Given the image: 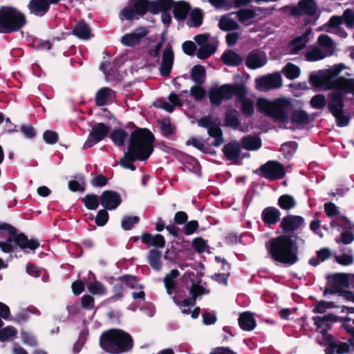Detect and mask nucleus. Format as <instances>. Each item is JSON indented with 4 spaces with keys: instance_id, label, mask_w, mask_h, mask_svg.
<instances>
[{
    "instance_id": "bb28decb",
    "label": "nucleus",
    "mask_w": 354,
    "mask_h": 354,
    "mask_svg": "<svg viewBox=\"0 0 354 354\" xmlns=\"http://www.w3.org/2000/svg\"><path fill=\"white\" fill-rule=\"evenodd\" d=\"M72 32L75 37L83 40H88L92 36L91 30L84 20L77 21Z\"/></svg>"
},
{
    "instance_id": "ddd939ff",
    "label": "nucleus",
    "mask_w": 354,
    "mask_h": 354,
    "mask_svg": "<svg viewBox=\"0 0 354 354\" xmlns=\"http://www.w3.org/2000/svg\"><path fill=\"white\" fill-rule=\"evenodd\" d=\"M241 143L236 140H232L225 144L222 151L227 160L231 161L234 165H239L245 158L244 155H241Z\"/></svg>"
},
{
    "instance_id": "774afa93",
    "label": "nucleus",
    "mask_w": 354,
    "mask_h": 354,
    "mask_svg": "<svg viewBox=\"0 0 354 354\" xmlns=\"http://www.w3.org/2000/svg\"><path fill=\"white\" fill-rule=\"evenodd\" d=\"M208 2L217 10L225 8L228 10L233 8L232 2L230 0H208Z\"/></svg>"
},
{
    "instance_id": "8fccbe9b",
    "label": "nucleus",
    "mask_w": 354,
    "mask_h": 354,
    "mask_svg": "<svg viewBox=\"0 0 354 354\" xmlns=\"http://www.w3.org/2000/svg\"><path fill=\"white\" fill-rule=\"evenodd\" d=\"M218 27L223 31H230L239 29V25L232 19L223 16L219 21Z\"/></svg>"
},
{
    "instance_id": "6e6d98bb",
    "label": "nucleus",
    "mask_w": 354,
    "mask_h": 354,
    "mask_svg": "<svg viewBox=\"0 0 354 354\" xmlns=\"http://www.w3.org/2000/svg\"><path fill=\"white\" fill-rule=\"evenodd\" d=\"M335 240L338 244H351L354 241V233L351 230H343L339 237H336Z\"/></svg>"
},
{
    "instance_id": "c9c22d12",
    "label": "nucleus",
    "mask_w": 354,
    "mask_h": 354,
    "mask_svg": "<svg viewBox=\"0 0 354 354\" xmlns=\"http://www.w3.org/2000/svg\"><path fill=\"white\" fill-rule=\"evenodd\" d=\"M180 275V272L176 269H173L170 271L169 273H167L163 279V282L165 284V287L167 290V292L168 295H171L176 288V285L175 282V279Z\"/></svg>"
},
{
    "instance_id": "20e7f679",
    "label": "nucleus",
    "mask_w": 354,
    "mask_h": 354,
    "mask_svg": "<svg viewBox=\"0 0 354 354\" xmlns=\"http://www.w3.org/2000/svg\"><path fill=\"white\" fill-rule=\"evenodd\" d=\"M0 230L7 231L10 235L6 241H0V248L5 253L14 251L15 247L12 243H15L17 247L23 250L26 249L35 250L39 247V242L37 239H28L25 234L17 233V229L7 223H0Z\"/></svg>"
},
{
    "instance_id": "a18cd8bd",
    "label": "nucleus",
    "mask_w": 354,
    "mask_h": 354,
    "mask_svg": "<svg viewBox=\"0 0 354 354\" xmlns=\"http://www.w3.org/2000/svg\"><path fill=\"white\" fill-rule=\"evenodd\" d=\"M328 55L321 48L315 46L306 53L305 58L308 62H316L324 59Z\"/></svg>"
},
{
    "instance_id": "72a5a7b5",
    "label": "nucleus",
    "mask_w": 354,
    "mask_h": 354,
    "mask_svg": "<svg viewBox=\"0 0 354 354\" xmlns=\"http://www.w3.org/2000/svg\"><path fill=\"white\" fill-rule=\"evenodd\" d=\"M292 124L297 125H306L310 122V115L304 110H294L290 115Z\"/></svg>"
},
{
    "instance_id": "58836bf2",
    "label": "nucleus",
    "mask_w": 354,
    "mask_h": 354,
    "mask_svg": "<svg viewBox=\"0 0 354 354\" xmlns=\"http://www.w3.org/2000/svg\"><path fill=\"white\" fill-rule=\"evenodd\" d=\"M113 90L109 87H102L95 94V104L98 106H103L107 104Z\"/></svg>"
},
{
    "instance_id": "f8f14e48",
    "label": "nucleus",
    "mask_w": 354,
    "mask_h": 354,
    "mask_svg": "<svg viewBox=\"0 0 354 354\" xmlns=\"http://www.w3.org/2000/svg\"><path fill=\"white\" fill-rule=\"evenodd\" d=\"M109 131V127L104 123H97L92 127L86 140L84 143L83 148L84 149H89L96 143L103 140L107 136Z\"/></svg>"
},
{
    "instance_id": "de8ad7c7",
    "label": "nucleus",
    "mask_w": 354,
    "mask_h": 354,
    "mask_svg": "<svg viewBox=\"0 0 354 354\" xmlns=\"http://www.w3.org/2000/svg\"><path fill=\"white\" fill-rule=\"evenodd\" d=\"M82 203L86 209L89 210H95L99 207L100 199L96 194H86L82 200Z\"/></svg>"
},
{
    "instance_id": "aec40b11",
    "label": "nucleus",
    "mask_w": 354,
    "mask_h": 354,
    "mask_svg": "<svg viewBox=\"0 0 354 354\" xmlns=\"http://www.w3.org/2000/svg\"><path fill=\"white\" fill-rule=\"evenodd\" d=\"M261 219L265 226L272 227L281 221V212L274 206L267 207L261 212Z\"/></svg>"
},
{
    "instance_id": "39448f33",
    "label": "nucleus",
    "mask_w": 354,
    "mask_h": 354,
    "mask_svg": "<svg viewBox=\"0 0 354 354\" xmlns=\"http://www.w3.org/2000/svg\"><path fill=\"white\" fill-rule=\"evenodd\" d=\"M27 24L26 15L15 7L8 6L0 7V33L17 32Z\"/></svg>"
},
{
    "instance_id": "cd10ccee",
    "label": "nucleus",
    "mask_w": 354,
    "mask_h": 354,
    "mask_svg": "<svg viewBox=\"0 0 354 354\" xmlns=\"http://www.w3.org/2000/svg\"><path fill=\"white\" fill-rule=\"evenodd\" d=\"M240 328L245 331H251L257 326V322L252 314L250 312L241 313L238 319Z\"/></svg>"
},
{
    "instance_id": "2f4dec72",
    "label": "nucleus",
    "mask_w": 354,
    "mask_h": 354,
    "mask_svg": "<svg viewBox=\"0 0 354 354\" xmlns=\"http://www.w3.org/2000/svg\"><path fill=\"white\" fill-rule=\"evenodd\" d=\"M350 278L346 273L333 274V294L340 292L341 287L344 288H349Z\"/></svg>"
},
{
    "instance_id": "c85d7f7f",
    "label": "nucleus",
    "mask_w": 354,
    "mask_h": 354,
    "mask_svg": "<svg viewBox=\"0 0 354 354\" xmlns=\"http://www.w3.org/2000/svg\"><path fill=\"white\" fill-rule=\"evenodd\" d=\"M190 6L189 3L180 1L174 3L173 7L174 17L178 21H184L190 10Z\"/></svg>"
},
{
    "instance_id": "f3484780",
    "label": "nucleus",
    "mask_w": 354,
    "mask_h": 354,
    "mask_svg": "<svg viewBox=\"0 0 354 354\" xmlns=\"http://www.w3.org/2000/svg\"><path fill=\"white\" fill-rule=\"evenodd\" d=\"M317 12V4L314 0H301L290 11L293 16H314Z\"/></svg>"
},
{
    "instance_id": "e2e57ef3",
    "label": "nucleus",
    "mask_w": 354,
    "mask_h": 354,
    "mask_svg": "<svg viewBox=\"0 0 354 354\" xmlns=\"http://www.w3.org/2000/svg\"><path fill=\"white\" fill-rule=\"evenodd\" d=\"M192 281V286H190L189 289V294H194V295H197V297L203 295H206L209 292V291L200 285V282L195 283L194 279H191Z\"/></svg>"
},
{
    "instance_id": "4c0bfd02",
    "label": "nucleus",
    "mask_w": 354,
    "mask_h": 354,
    "mask_svg": "<svg viewBox=\"0 0 354 354\" xmlns=\"http://www.w3.org/2000/svg\"><path fill=\"white\" fill-rule=\"evenodd\" d=\"M239 113L236 109L227 110L225 113V125L233 129H237L240 126L238 118Z\"/></svg>"
},
{
    "instance_id": "0eeeda50",
    "label": "nucleus",
    "mask_w": 354,
    "mask_h": 354,
    "mask_svg": "<svg viewBox=\"0 0 354 354\" xmlns=\"http://www.w3.org/2000/svg\"><path fill=\"white\" fill-rule=\"evenodd\" d=\"M312 319L316 326V331L321 335L317 337V342L326 346L325 354H332V335L328 333L332 328V313L324 316H314Z\"/></svg>"
},
{
    "instance_id": "4d7b16f0",
    "label": "nucleus",
    "mask_w": 354,
    "mask_h": 354,
    "mask_svg": "<svg viewBox=\"0 0 354 354\" xmlns=\"http://www.w3.org/2000/svg\"><path fill=\"white\" fill-rule=\"evenodd\" d=\"M133 9L136 14L143 16L149 10V0H133Z\"/></svg>"
},
{
    "instance_id": "0e129e2a",
    "label": "nucleus",
    "mask_w": 354,
    "mask_h": 354,
    "mask_svg": "<svg viewBox=\"0 0 354 354\" xmlns=\"http://www.w3.org/2000/svg\"><path fill=\"white\" fill-rule=\"evenodd\" d=\"M109 219V215L106 209H100L95 218V224L99 227L104 226Z\"/></svg>"
},
{
    "instance_id": "f03ea898",
    "label": "nucleus",
    "mask_w": 354,
    "mask_h": 354,
    "mask_svg": "<svg viewBox=\"0 0 354 354\" xmlns=\"http://www.w3.org/2000/svg\"><path fill=\"white\" fill-rule=\"evenodd\" d=\"M290 234H281L266 242L265 246L270 257L274 261L288 266L298 260V245Z\"/></svg>"
},
{
    "instance_id": "412c9836",
    "label": "nucleus",
    "mask_w": 354,
    "mask_h": 354,
    "mask_svg": "<svg viewBox=\"0 0 354 354\" xmlns=\"http://www.w3.org/2000/svg\"><path fill=\"white\" fill-rule=\"evenodd\" d=\"M51 0H30L27 7L30 14L41 17L50 10Z\"/></svg>"
},
{
    "instance_id": "a19ab883",
    "label": "nucleus",
    "mask_w": 354,
    "mask_h": 354,
    "mask_svg": "<svg viewBox=\"0 0 354 354\" xmlns=\"http://www.w3.org/2000/svg\"><path fill=\"white\" fill-rule=\"evenodd\" d=\"M128 135V133L125 130L117 128L113 130L109 138L115 146L122 147L125 143Z\"/></svg>"
},
{
    "instance_id": "9d476101",
    "label": "nucleus",
    "mask_w": 354,
    "mask_h": 354,
    "mask_svg": "<svg viewBox=\"0 0 354 354\" xmlns=\"http://www.w3.org/2000/svg\"><path fill=\"white\" fill-rule=\"evenodd\" d=\"M335 93V102H344V97L351 93L354 95V79L346 78L344 76L333 80V94Z\"/></svg>"
},
{
    "instance_id": "69168bd1",
    "label": "nucleus",
    "mask_w": 354,
    "mask_h": 354,
    "mask_svg": "<svg viewBox=\"0 0 354 354\" xmlns=\"http://www.w3.org/2000/svg\"><path fill=\"white\" fill-rule=\"evenodd\" d=\"M332 308V301H326L324 300H320L317 301L315 306L313 309V313L323 314L326 312L328 309Z\"/></svg>"
},
{
    "instance_id": "6e6552de",
    "label": "nucleus",
    "mask_w": 354,
    "mask_h": 354,
    "mask_svg": "<svg viewBox=\"0 0 354 354\" xmlns=\"http://www.w3.org/2000/svg\"><path fill=\"white\" fill-rule=\"evenodd\" d=\"M254 172L269 180H280L286 176L284 166L277 160H268Z\"/></svg>"
},
{
    "instance_id": "a878e982",
    "label": "nucleus",
    "mask_w": 354,
    "mask_h": 354,
    "mask_svg": "<svg viewBox=\"0 0 354 354\" xmlns=\"http://www.w3.org/2000/svg\"><path fill=\"white\" fill-rule=\"evenodd\" d=\"M243 88V97L239 98L236 97V101L241 103V112L245 116H251L254 113V102L251 99L247 98L248 91L245 85L243 83L241 85Z\"/></svg>"
},
{
    "instance_id": "09e8293b",
    "label": "nucleus",
    "mask_w": 354,
    "mask_h": 354,
    "mask_svg": "<svg viewBox=\"0 0 354 354\" xmlns=\"http://www.w3.org/2000/svg\"><path fill=\"white\" fill-rule=\"evenodd\" d=\"M216 46L207 43L199 48L197 51V57L200 59H206L212 55H214L216 51Z\"/></svg>"
},
{
    "instance_id": "c756f323",
    "label": "nucleus",
    "mask_w": 354,
    "mask_h": 354,
    "mask_svg": "<svg viewBox=\"0 0 354 354\" xmlns=\"http://www.w3.org/2000/svg\"><path fill=\"white\" fill-rule=\"evenodd\" d=\"M266 63L259 55L257 50H252L249 53L245 60V65L250 69H257L262 67Z\"/></svg>"
},
{
    "instance_id": "b1692460",
    "label": "nucleus",
    "mask_w": 354,
    "mask_h": 354,
    "mask_svg": "<svg viewBox=\"0 0 354 354\" xmlns=\"http://www.w3.org/2000/svg\"><path fill=\"white\" fill-rule=\"evenodd\" d=\"M140 239L143 243L156 248H163L165 245V239L160 234L153 235L149 232H144L141 234Z\"/></svg>"
},
{
    "instance_id": "338daca9",
    "label": "nucleus",
    "mask_w": 354,
    "mask_h": 354,
    "mask_svg": "<svg viewBox=\"0 0 354 354\" xmlns=\"http://www.w3.org/2000/svg\"><path fill=\"white\" fill-rule=\"evenodd\" d=\"M17 333L16 328L13 326H7L0 330V341L4 342L15 336Z\"/></svg>"
},
{
    "instance_id": "dca6fc26",
    "label": "nucleus",
    "mask_w": 354,
    "mask_h": 354,
    "mask_svg": "<svg viewBox=\"0 0 354 354\" xmlns=\"http://www.w3.org/2000/svg\"><path fill=\"white\" fill-rule=\"evenodd\" d=\"M101 205L107 210H114L122 203L120 194L116 191L105 190L100 196Z\"/></svg>"
},
{
    "instance_id": "13d9d810",
    "label": "nucleus",
    "mask_w": 354,
    "mask_h": 354,
    "mask_svg": "<svg viewBox=\"0 0 354 354\" xmlns=\"http://www.w3.org/2000/svg\"><path fill=\"white\" fill-rule=\"evenodd\" d=\"M238 20L240 22H245L257 16L256 12L252 9L243 8L236 12Z\"/></svg>"
},
{
    "instance_id": "49530a36",
    "label": "nucleus",
    "mask_w": 354,
    "mask_h": 354,
    "mask_svg": "<svg viewBox=\"0 0 354 354\" xmlns=\"http://www.w3.org/2000/svg\"><path fill=\"white\" fill-rule=\"evenodd\" d=\"M298 148V143L295 141L284 142L281 145L280 151L287 159L291 158Z\"/></svg>"
},
{
    "instance_id": "680f3d73",
    "label": "nucleus",
    "mask_w": 354,
    "mask_h": 354,
    "mask_svg": "<svg viewBox=\"0 0 354 354\" xmlns=\"http://www.w3.org/2000/svg\"><path fill=\"white\" fill-rule=\"evenodd\" d=\"M335 350L337 354H353V350L351 349V344L348 342H339L337 344L333 342V353L335 352Z\"/></svg>"
},
{
    "instance_id": "e433bc0d",
    "label": "nucleus",
    "mask_w": 354,
    "mask_h": 354,
    "mask_svg": "<svg viewBox=\"0 0 354 354\" xmlns=\"http://www.w3.org/2000/svg\"><path fill=\"white\" fill-rule=\"evenodd\" d=\"M186 145H192L205 154H216L215 150L212 149L209 146H205L204 142L201 138L191 137L186 141Z\"/></svg>"
},
{
    "instance_id": "1a4fd4ad",
    "label": "nucleus",
    "mask_w": 354,
    "mask_h": 354,
    "mask_svg": "<svg viewBox=\"0 0 354 354\" xmlns=\"http://www.w3.org/2000/svg\"><path fill=\"white\" fill-rule=\"evenodd\" d=\"M289 105L290 101L285 98H279L272 103H268V115L267 116L272 118L274 122L286 124L288 115L284 109Z\"/></svg>"
},
{
    "instance_id": "37998d69",
    "label": "nucleus",
    "mask_w": 354,
    "mask_h": 354,
    "mask_svg": "<svg viewBox=\"0 0 354 354\" xmlns=\"http://www.w3.org/2000/svg\"><path fill=\"white\" fill-rule=\"evenodd\" d=\"M116 280L122 282L127 288H129L130 289L142 290L144 288V286L142 284L139 283L138 279L134 275L125 274V275L118 277L116 279Z\"/></svg>"
},
{
    "instance_id": "5701e85b",
    "label": "nucleus",
    "mask_w": 354,
    "mask_h": 354,
    "mask_svg": "<svg viewBox=\"0 0 354 354\" xmlns=\"http://www.w3.org/2000/svg\"><path fill=\"white\" fill-rule=\"evenodd\" d=\"M220 125V121L218 119H216L214 123L210 126L209 128L207 129L208 135L214 138V140L212 141L210 144V146H213L215 147H218L221 146L225 141L223 138V132Z\"/></svg>"
},
{
    "instance_id": "3c124183",
    "label": "nucleus",
    "mask_w": 354,
    "mask_h": 354,
    "mask_svg": "<svg viewBox=\"0 0 354 354\" xmlns=\"http://www.w3.org/2000/svg\"><path fill=\"white\" fill-rule=\"evenodd\" d=\"M203 14L201 9L195 8L190 15V19L187 21L189 26L199 27L202 25Z\"/></svg>"
},
{
    "instance_id": "c03bdc74",
    "label": "nucleus",
    "mask_w": 354,
    "mask_h": 354,
    "mask_svg": "<svg viewBox=\"0 0 354 354\" xmlns=\"http://www.w3.org/2000/svg\"><path fill=\"white\" fill-rule=\"evenodd\" d=\"M191 77L197 84H203L205 80L206 71L205 67L202 65H195L191 71Z\"/></svg>"
},
{
    "instance_id": "603ef678",
    "label": "nucleus",
    "mask_w": 354,
    "mask_h": 354,
    "mask_svg": "<svg viewBox=\"0 0 354 354\" xmlns=\"http://www.w3.org/2000/svg\"><path fill=\"white\" fill-rule=\"evenodd\" d=\"M282 71L285 76L289 80H294L298 77L301 72L299 67L292 63H288L284 66Z\"/></svg>"
},
{
    "instance_id": "79ce46f5",
    "label": "nucleus",
    "mask_w": 354,
    "mask_h": 354,
    "mask_svg": "<svg viewBox=\"0 0 354 354\" xmlns=\"http://www.w3.org/2000/svg\"><path fill=\"white\" fill-rule=\"evenodd\" d=\"M161 257V252L157 249H151L148 252V263L155 270L160 271L162 268Z\"/></svg>"
},
{
    "instance_id": "864d4df0",
    "label": "nucleus",
    "mask_w": 354,
    "mask_h": 354,
    "mask_svg": "<svg viewBox=\"0 0 354 354\" xmlns=\"http://www.w3.org/2000/svg\"><path fill=\"white\" fill-rule=\"evenodd\" d=\"M335 261L341 266H348L354 262L353 253L333 254Z\"/></svg>"
},
{
    "instance_id": "ea45409f",
    "label": "nucleus",
    "mask_w": 354,
    "mask_h": 354,
    "mask_svg": "<svg viewBox=\"0 0 354 354\" xmlns=\"http://www.w3.org/2000/svg\"><path fill=\"white\" fill-rule=\"evenodd\" d=\"M295 198L288 194L280 196L277 201L278 206L283 210L289 211L297 205Z\"/></svg>"
},
{
    "instance_id": "052dcab7",
    "label": "nucleus",
    "mask_w": 354,
    "mask_h": 354,
    "mask_svg": "<svg viewBox=\"0 0 354 354\" xmlns=\"http://www.w3.org/2000/svg\"><path fill=\"white\" fill-rule=\"evenodd\" d=\"M139 221L140 218L137 216H127L123 218L121 225L124 230H130Z\"/></svg>"
},
{
    "instance_id": "6ab92c4d",
    "label": "nucleus",
    "mask_w": 354,
    "mask_h": 354,
    "mask_svg": "<svg viewBox=\"0 0 354 354\" xmlns=\"http://www.w3.org/2000/svg\"><path fill=\"white\" fill-rule=\"evenodd\" d=\"M174 61V53L170 45H168L162 52V62L160 66V73L163 77H168L171 71Z\"/></svg>"
},
{
    "instance_id": "4be33fe9",
    "label": "nucleus",
    "mask_w": 354,
    "mask_h": 354,
    "mask_svg": "<svg viewBox=\"0 0 354 354\" xmlns=\"http://www.w3.org/2000/svg\"><path fill=\"white\" fill-rule=\"evenodd\" d=\"M344 102H335V97H333V117L335 118L337 126L344 127L348 124L351 120L349 115H345L344 111Z\"/></svg>"
},
{
    "instance_id": "7c9ffc66",
    "label": "nucleus",
    "mask_w": 354,
    "mask_h": 354,
    "mask_svg": "<svg viewBox=\"0 0 354 354\" xmlns=\"http://www.w3.org/2000/svg\"><path fill=\"white\" fill-rule=\"evenodd\" d=\"M221 60L227 66H238L242 63L243 58L234 51L227 50L223 53Z\"/></svg>"
},
{
    "instance_id": "f257e3e1",
    "label": "nucleus",
    "mask_w": 354,
    "mask_h": 354,
    "mask_svg": "<svg viewBox=\"0 0 354 354\" xmlns=\"http://www.w3.org/2000/svg\"><path fill=\"white\" fill-rule=\"evenodd\" d=\"M155 137L152 132L145 128H136L130 135L128 151L124 152L119 164L124 169L135 171L136 160L145 161L153 151Z\"/></svg>"
},
{
    "instance_id": "a211bd4d",
    "label": "nucleus",
    "mask_w": 354,
    "mask_h": 354,
    "mask_svg": "<svg viewBox=\"0 0 354 354\" xmlns=\"http://www.w3.org/2000/svg\"><path fill=\"white\" fill-rule=\"evenodd\" d=\"M148 33L149 30L146 28L140 27L136 29V32L124 34L121 37V43L125 46H136L140 44L141 39Z\"/></svg>"
},
{
    "instance_id": "9b49d317",
    "label": "nucleus",
    "mask_w": 354,
    "mask_h": 354,
    "mask_svg": "<svg viewBox=\"0 0 354 354\" xmlns=\"http://www.w3.org/2000/svg\"><path fill=\"white\" fill-rule=\"evenodd\" d=\"M310 84L316 89H332V68L312 72L309 75Z\"/></svg>"
},
{
    "instance_id": "473e14b6",
    "label": "nucleus",
    "mask_w": 354,
    "mask_h": 354,
    "mask_svg": "<svg viewBox=\"0 0 354 354\" xmlns=\"http://www.w3.org/2000/svg\"><path fill=\"white\" fill-rule=\"evenodd\" d=\"M337 226L343 230H351V222L345 216H340L338 207L333 203V227Z\"/></svg>"
},
{
    "instance_id": "f704fd0d",
    "label": "nucleus",
    "mask_w": 354,
    "mask_h": 354,
    "mask_svg": "<svg viewBox=\"0 0 354 354\" xmlns=\"http://www.w3.org/2000/svg\"><path fill=\"white\" fill-rule=\"evenodd\" d=\"M241 145L245 149L254 151L261 148L262 142L259 137L249 135L241 138Z\"/></svg>"
},
{
    "instance_id": "7ed1b4c3",
    "label": "nucleus",
    "mask_w": 354,
    "mask_h": 354,
    "mask_svg": "<svg viewBox=\"0 0 354 354\" xmlns=\"http://www.w3.org/2000/svg\"><path fill=\"white\" fill-rule=\"evenodd\" d=\"M100 346L111 354H120L130 351L133 347L131 335L118 328H111L104 331L100 336Z\"/></svg>"
},
{
    "instance_id": "423d86ee",
    "label": "nucleus",
    "mask_w": 354,
    "mask_h": 354,
    "mask_svg": "<svg viewBox=\"0 0 354 354\" xmlns=\"http://www.w3.org/2000/svg\"><path fill=\"white\" fill-rule=\"evenodd\" d=\"M243 83L224 84L220 86H212L208 91L209 102L212 105L219 106L223 100H230L234 96L243 97Z\"/></svg>"
},
{
    "instance_id": "4468645a",
    "label": "nucleus",
    "mask_w": 354,
    "mask_h": 354,
    "mask_svg": "<svg viewBox=\"0 0 354 354\" xmlns=\"http://www.w3.org/2000/svg\"><path fill=\"white\" fill-rule=\"evenodd\" d=\"M305 224L304 218L301 216L288 214L282 218L279 227L283 234H290L299 230Z\"/></svg>"
},
{
    "instance_id": "5fc2aeb1",
    "label": "nucleus",
    "mask_w": 354,
    "mask_h": 354,
    "mask_svg": "<svg viewBox=\"0 0 354 354\" xmlns=\"http://www.w3.org/2000/svg\"><path fill=\"white\" fill-rule=\"evenodd\" d=\"M87 289L93 295H105L106 294V289L102 283L97 280L90 282L87 285Z\"/></svg>"
},
{
    "instance_id": "393cba45",
    "label": "nucleus",
    "mask_w": 354,
    "mask_h": 354,
    "mask_svg": "<svg viewBox=\"0 0 354 354\" xmlns=\"http://www.w3.org/2000/svg\"><path fill=\"white\" fill-rule=\"evenodd\" d=\"M310 104L315 109H322L327 104L328 111L332 113V92L328 94V102L324 95L317 94L311 98Z\"/></svg>"
},
{
    "instance_id": "2eb2a0df",
    "label": "nucleus",
    "mask_w": 354,
    "mask_h": 354,
    "mask_svg": "<svg viewBox=\"0 0 354 354\" xmlns=\"http://www.w3.org/2000/svg\"><path fill=\"white\" fill-rule=\"evenodd\" d=\"M257 87L259 91L279 88L282 86V78L279 73L263 76L257 80Z\"/></svg>"
},
{
    "instance_id": "bf43d9fd",
    "label": "nucleus",
    "mask_w": 354,
    "mask_h": 354,
    "mask_svg": "<svg viewBox=\"0 0 354 354\" xmlns=\"http://www.w3.org/2000/svg\"><path fill=\"white\" fill-rule=\"evenodd\" d=\"M207 242V241L203 239L202 237H196L192 241V248L197 253L202 254L208 248Z\"/></svg>"
}]
</instances>
